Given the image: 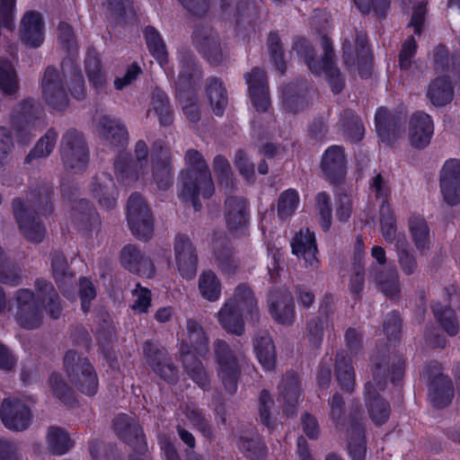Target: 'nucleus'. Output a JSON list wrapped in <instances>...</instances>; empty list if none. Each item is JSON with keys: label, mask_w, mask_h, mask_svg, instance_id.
<instances>
[{"label": "nucleus", "mask_w": 460, "mask_h": 460, "mask_svg": "<svg viewBox=\"0 0 460 460\" xmlns=\"http://www.w3.org/2000/svg\"><path fill=\"white\" fill-rule=\"evenodd\" d=\"M147 48L156 61L164 66L168 62V52L160 33L153 26L145 29Z\"/></svg>", "instance_id": "bf43d9fd"}, {"label": "nucleus", "mask_w": 460, "mask_h": 460, "mask_svg": "<svg viewBox=\"0 0 460 460\" xmlns=\"http://www.w3.org/2000/svg\"><path fill=\"white\" fill-rule=\"evenodd\" d=\"M186 168L181 172L182 183L181 196L184 201L191 202L196 211L200 210L199 196L210 198L215 190L211 172L203 155L196 149H189L184 156Z\"/></svg>", "instance_id": "7ed1b4c3"}, {"label": "nucleus", "mask_w": 460, "mask_h": 460, "mask_svg": "<svg viewBox=\"0 0 460 460\" xmlns=\"http://www.w3.org/2000/svg\"><path fill=\"white\" fill-rule=\"evenodd\" d=\"M136 164L132 168L129 164L116 163L115 169L119 172L121 181L124 184L136 182L139 177V170L147 164L148 148L145 141L138 140L135 146Z\"/></svg>", "instance_id": "ea45409f"}, {"label": "nucleus", "mask_w": 460, "mask_h": 460, "mask_svg": "<svg viewBox=\"0 0 460 460\" xmlns=\"http://www.w3.org/2000/svg\"><path fill=\"white\" fill-rule=\"evenodd\" d=\"M49 384L53 395L66 405H74L76 402L73 388L67 385L62 376L52 373L49 377Z\"/></svg>", "instance_id": "e2e57ef3"}, {"label": "nucleus", "mask_w": 460, "mask_h": 460, "mask_svg": "<svg viewBox=\"0 0 460 460\" xmlns=\"http://www.w3.org/2000/svg\"><path fill=\"white\" fill-rule=\"evenodd\" d=\"M192 43L202 58L211 66H220L228 57L226 44L210 25H198L192 34Z\"/></svg>", "instance_id": "0eeeda50"}, {"label": "nucleus", "mask_w": 460, "mask_h": 460, "mask_svg": "<svg viewBox=\"0 0 460 460\" xmlns=\"http://www.w3.org/2000/svg\"><path fill=\"white\" fill-rule=\"evenodd\" d=\"M215 260L218 269L225 274H234L239 267V260L234 256L229 243H219L215 247Z\"/></svg>", "instance_id": "6e6d98bb"}, {"label": "nucleus", "mask_w": 460, "mask_h": 460, "mask_svg": "<svg viewBox=\"0 0 460 460\" xmlns=\"http://www.w3.org/2000/svg\"><path fill=\"white\" fill-rule=\"evenodd\" d=\"M99 137L112 148L123 149L128 143V132L124 122L111 115H102L96 125Z\"/></svg>", "instance_id": "412c9836"}, {"label": "nucleus", "mask_w": 460, "mask_h": 460, "mask_svg": "<svg viewBox=\"0 0 460 460\" xmlns=\"http://www.w3.org/2000/svg\"><path fill=\"white\" fill-rule=\"evenodd\" d=\"M198 92L176 93V98L181 105L182 111L188 120L197 123L201 118V112L197 102Z\"/></svg>", "instance_id": "774afa93"}, {"label": "nucleus", "mask_w": 460, "mask_h": 460, "mask_svg": "<svg viewBox=\"0 0 460 460\" xmlns=\"http://www.w3.org/2000/svg\"><path fill=\"white\" fill-rule=\"evenodd\" d=\"M153 181L160 190H167L173 182L172 167L169 151L155 142L152 154Z\"/></svg>", "instance_id": "4be33fe9"}, {"label": "nucleus", "mask_w": 460, "mask_h": 460, "mask_svg": "<svg viewBox=\"0 0 460 460\" xmlns=\"http://www.w3.org/2000/svg\"><path fill=\"white\" fill-rule=\"evenodd\" d=\"M356 58L353 55L352 45L349 40L342 43V60L348 70H354L358 65V73L361 77H369L373 63V55L367 46L366 35L357 33L356 36Z\"/></svg>", "instance_id": "4468645a"}, {"label": "nucleus", "mask_w": 460, "mask_h": 460, "mask_svg": "<svg viewBox=\"0 0 460 460\" xmlns=\"http://www.w3.org/2000/svg\"><path fill=\"white\" fill-rule=\"evenodd\" d=\"M370 279L381 289L385 296L394 299L400 294L399 273L395 267L387 269L373 268Z\"/></svg>", "instance_id": "58836bf2"}, {"label": "nucleus", "mask_w": 460, "mask_h": 460, "mask_svg": "<svg viewBox=\"0 0 460 460\" xmlns=\"http://www.w3.org/2000/svg\"><path fill=\"white\" fill-rule=\"evenodd\" d=\"M440 190L444 200L453 207L460 202V160H447L440 173Z\"/></svg>", "instance_id": "5701e85b"}, {"label": "nucleus", "mask_w": 460, "mask_h": 460, "mask_svg": "<svg viewBox=\"0 0 460 460\" xmlns=\"http://www.w3.org/2000/svg\"><path fill=\"white\" fill-rule=\"evenodd\" d=\"M221 289V282L212 270L204 271L199 275V291L204 299L209 302L217 301Z\"/></svg>", "instance_id": "4d7b16f0"}, {"label": "nucleus", "mask_w": 460, "mask_h": 460, "mask_svg": "<svg viewBox=\"0 0 460 460\" xmlns=\"http://www.w3.org/2000/svg\"><path fill=\"white\" fill-rule=\"evenodd\" d=\"M409 232L415 248L425 254L430 248V228L426 219L419 214L411 215L408 219Z\"/></svg>", "instance_id": "a19ab883"}, {"label": "nucleus", "mask_w": 460, "mask_h": 460, "mask_svg": "<svg viewBox=\"0 0 460 460\" xmlns=\"http://www.w3.org/2000/svg\"><path fill=\"white\" fill-rule=\"evenodd\" d=\"M309 84L306 80L296 79L286 84L282 90V107L289 113L303 111L310 103Z\"/></svg>", "instance_id": "393cba45"}, {"label": "nucleus", "mask_w": 460, "mask_h": 460, "mask_svg": "<svg viewBox=\"0 0 460 460\" xmlns=\"http://www.w3.org/2000/svg\"><path fill=\"white\" fill-rule=\"evenodd\" d=\"M397 256V261L402 273L406 276H411L418 272L419 264L414 254L411 249L409 241L401 242L397 247L394 248Z\"/></svg>", "instance_id": "680f3d73"}, {"label": "nucleus", "mask_w": 460, "mask_h": 460, "mask_svg": "<svg viewBox=\"0 0 460 460\" xmlns=\"http://www.w3.org/2000/svg\"><path fill=\"white\" fill-rule=\"evenodd\" d=\"M58 138V133L55 129L49 128L41 137L34 147L30 151L24 159L25 164H31L33 159L48 157L53 151Z\"/></svg>", "instance_id": "052dcab7"}, {"label": "nucleus", "mask_w": 460, "mask_h": 460, "mask_svg": "<svg viewBox=\"0 0 460 460\" xmlns=\"http://www.w3.org/2000/svg\"><path fill=\"white\" fill-rule=\"evenodd\" d=\"M63 363L69 381L80 393L87 396L96 394L99 387L98 376L87 358L69 349L64 356Z\"/></svg>", "instance_id": "20e7f679"}, {"label": "nucleus", "mask_w": 460, "mask_h": 460, "mask_svg": "<svg viewBox=\"0 0 460 460\" xmlns=\"http://www.w3.org/2000/svg\"><path fill=\"white\" fill-rule=\"evenodd\" d=\"M370 360L373 384H366L365 397L370 419L376 426H381L388 420L391 407L376 388L384 391L388 379L393 384L401 380L404 375V360L401 355L390 351L386 347L378 349Z\"/></svg>", "instance_id": "f257e3e1"}, {"label": "nucleus", "mask_w": 460, "mask_h": 460, "mask_svg": "<svg viewBox=\"0 0 460 460\" xmlns=\"http://www.w3.org/2000/svg\"><path fill=\"white\" fill-rule=\"evenodd\" d=\"M429 397L434 407L441 409L447 406L454 397V386L451 379L441 373L432 378L429 376Z\"/></svg>", "instance_id": "f704fd0d"}, {"label": "nucleus", "mask_w": 460, "mask_h": 460, "mask_svg": "<svg viewBox=\"0 0 460 460\" xmlns=\"http://www.w3.org/2000/svg\"><path fill=\"white\" fill-rule=\"evenodd\" d=\"M215 361L218 366L217 373L226 391L234 394L237 391V384L241 376V353L236 355L229 344L217 339L213 343Z\"/></svg>", "instance_id": "423d86ee"}, {"label": "nucleus", "mask_w": 460, "mask_h": 460, "mask_svg": "<svg viewBox=\"0 0 460 460\" xmlns=\"http://www.w3.org/2000/svg\"><path fill=\"white\" fill-rule=\"evenodd\" d=\"M334 375L341 386L352 392L355 385V371L352 367L351 359L348 355L341 351L337 353L335 358Z\"/></svg>", "instance_id": "09e8293b"}, {"label": "nucleus", "mask_w": 460, "mask_h": 460, "mask_svg": "<svg viewBox=\"0 0 460 460\" xmlns=\"http://www.w3.org/2000/svg\"><path fill=\"white\" fill-rule=\"evenodd\" d=\"M117 436L128 445L133 452L144 456L148 447L142 427L135 416L120 413L113 420Z\"/></svg>", "instance_id": "f8f14e48"}, {"label": "nucleus", "mask_w": 460, "mask_h": 460, "mask_svg": "<svg viewBox=\"0 0 460 460\" xmlns=\"http://www.w3.org/2000/svg\"><path fill=\"white\" fill-rule=\"evenodd\" d=\"M111 19L118 23L135 20L136 13L132 0H102Z\"/></svg>", "instance_id": "3c124183"}, {"label": "nucleus", "mask_w": 460, "mask_h": 460, "mask_svg": "<svg viewBox=\"0 0 460 460\" xmlns=\"http://www.w3.org/2000/svg\"><path fill=\"white\" fill-rule=\"evenodd\" d=\"M234 299L236 301L237 307L242 308L250 316L251 321H260V311L258 308L257 299L253 294V291L246 283L239 284L234 290Z\"/></svg>", "instance_id": "de8ad7c7"}, {"label": "nucleus", "mask_w": 460, "mask_h": 460, "mask_svg": "<svg viewBox=\"0 0 460 460\" xmlns=\"http://www.w3.org/2000/svg\"><path fill=\"white\" fill-rule=\"evenodd\" d=\"M180 359L189 377L203 391L210 389V379L203 363L193 354L185 342L180 346Z\"/></svg>", "instance_id": "7c9ffc66"}, {"label": "nucleus", "mask_w": 460, "mask_h": 460, "mask_svg": "<svg viewBox=\"0 0 460 460\" xmlns=\"http://www.w3.org/2000/svg\"><path fill=\"white\" fill-rule=\"evenodd\" d=\"M151 111L157 116L163 127H169L173 123V109L167 93L160 87L155 86L151 93Z\"/></svg>", "instance_id": "c03bdc74"}, {"label": "nucleus", "mask_w": 460, "mask_h": 460, "mask_svg": "<svg viewBox=\"0 0 460 460\" xmlns=\"http://www.w3.org/2000/svg\"><path fill=\"white\" fill-rule=\"evenodd\" d=\"M47 443L50 452L58 456L66 454L73 447L68 433L64 429L55 426L48 429Z\"/></svg>", "instance_id": "5fc2aeb1"}, {"label": "nucleus", "mask_w": 460, "mask_h": 460, "mask_svg": "<svg viewBox=\"0 0 460 460\" xmlns=\"http://www.w3.org/2000/svg\"><path fill=\"white\" fill-rule=\"evenodd\" d=\"M22 41L30 48H39L44 40V26L40 14L34 11L28 12L22 20Z\"/></svg>", "instance_id": "e433bc0d"}, {"label": "nucleus", "mask_w": 460, "mask_h": 460, "mask_svg": "<svg viewBox=\"0 0 460 460\" xmlns=\"http://www.w3.org/2000/svg\"><path fill=\"white\" fill-rule=\"evenodd\" d=\"M174 257L181 276L192 279L197 275L198 253L190 238L185 234H178L173 243Z\"/></svg>", "instance_id": "f3484780"}, {"label": "nucleus", "mask_w": 460, "mask_h": 460, "mask_svg": "<svg viewBox=\"0 0 460 460\" xmlns=\"http://www.w3.org/2000/svg\"><path fill=\"white\" fill-rule=\"evenodd\" d=\"M301 394V384L296 373L287 372L279 385V398L283 402V411L291 416L295 413Z\"/></svg>", "instance_id": "473e14b6"}, {"label": "nucleus", "mask_w": 460, "mask_h": 460, "mask_svg": "<svg viewBox=\"0 0 460 460\" xmlns=\"http://www.w3.org/2000/svg\"><path fill=\"white\" fill-rule=\"evenodd\" d=\"M90 191L103 208L112 209L116 207L118 190L110 173L105 172L96 173L92 179Z\"/></svg>", "instance_id": "cd10ccee"}, {"label": "nucleus", "mask_w": 460, "mask_h": 460, "mask_svg": "<svg viewBox=\"0 0 460 460\" xmlns=\"http://www.w3.org/2000/svg\"><path fill=\"white\" fill-rule=\"evenodd\" d=\"M292 252L298 259L304 260L305 268L317 269L319 261L316 258L318 252L315 235L308 228L297 232L291 242Z\"/></svg>", "instance_id": "bb28decb"}, {"label": "nucleus", "mask_w": 460, "mask_h": 460, "mask_svg": "<svg viewBox=\"0 0 460 460\" xmlns=\"http://www.w3.org/2000/svg\"><path fill=\"white\" fill-rule=\"evenodd\" d=\"M44 111L41 105L31 97L17 103L13 110L10 122L18 137L27 141L40 126Z\"/></svg>", "instance_id": "6e6552de"}, {"label": "nucleus", "mask_w": 460, "mask_h": 460, "mask_svg": "<svg viewBox=\"0 0 460 460\" xmlns=\"http://www.w3.org/2000/svg\"><path fill=\"white\" fill-rule=\"evenodd\" d=\"M341 121L348 137L352 141L358 142L363 138L365 131L363 124L352 110H344L341 114Z\"/></svg>", "instance_id": "338daca9"}, {"label": "nucleus", "mask_w": 460, "mask_h": 460, "mask_svg": "<svg viewBox=\"0 0 460 460\" xmlns=\"http://www.w3.org/2000/svg\"><path fill=\"white\" fill-rule=\"evenodd\" d=\"M187 341H182L189 345L199 356L204 357L208 354V338L202 325L195 319L189 318L186 322Z\"/></svg>", "instance_id": "49530a36"}, {"label": "nucleus", "mask_w": 460, "mask_h": 460, "mask_svg": "<svg viewBox=\"0 0 460 460\" xmlns=\"http://www.w3.org/2000/svg\"><path fill=\"white\" fill-rule=\"evenodd\" d=\"M434 132L431 117L424 111L414 112L409 121V140L411 146L422 149L429 143Z\"/></svg>", "instance_id": "c85d7f7f"}, {"label": "nucleus", "mask_w": 460, "mask_h": 460, "mask_svg": "<svg viewBox=\"0 0 460 460\" xmlns=\"http://www.w3.org/2000/svg\"><path fill=\"white\" fill-rule=\"evenodd\" d=\"M254 350L261 366L271 370L276 364V351L272 339L267 330H259L253 340Z\"/></svg>", "instance_id": "37998d69"}, {"label": "nucleus", "mask_w": 460, "mask_h": 460, "mask_svg": "<svg viewBox=\"0 0 460 460\" xmlns=\"http://www.w3.org/2000/svg\"><path fill=\"white\" fill-rule=\"evenodd\" d=\"M53 196V187L43 183L27 194L25 202L20 198L13 199L12 202L13 215L20 230L28 241L39 243L44 239L46 228L40 216H46L52 212Z\"/></svg>", "instance_id": "f03ea898"}, {"label": "nucleus", "mask_w": 460, "mask_h": 460, "mask_svg": "<svg viewBox=\"0 0 460 460\" xmlns=\"http://www.w3.org/2000/svg\"><path fill=\"white\" fill-rule=\"evenodd\" d=\"M244 79L253 107L259 112H265L270 106L265 72L259 67H254L250 73L244 74Z\"/></svg>", "instance_id": "b1692460"}, {"label": "nucleus", "mask_w": 460, "mask_h": 460, "mask_svg": "<svg viewBox=\"0 0 460 460\" xmlns=\"http://www.w3.org/2000/svg\"><path fill=\"white\" fill-rule=\"evenodd\" d=\"M370 187L376 192V197L383 199L379 209L380 223L396 220L394 211L387 201L390 196V189L380 173L373 178Z\"/></svg>", "instance_id": "603ef678"}, {"label": "nucleus", "mask_w": 460, "mask_h": 460, "mask_svg": "<svg viewBox=\"0 0 460 460\" xmlns=\"http://www.w3.org/2000/svg\"><path fill=\"white\" fill-rule=\"evenodd\" d=\"M217 321L227 332L241 336L244 332L243 314L234 299H228L224 304L217 313Z\"/></svg>", "instance_id": "4c0bfd02"}, {"label": "nucleus", "mask_w": 460, "mask_h": 460, "mask_svg": "<svg viewBox=\"0 0 460 460\" xmlns=\"http://www.w3.org/2000/svg\"><path fill=\"white\" fill-rule=\"evenodd\" d=\"M426 96L436 107L451 102L454 98V86L450 78L441 75L433 79L428 85Z\"/></svg>", "instance_id": "79ce46f5"}, {"label": "nucleus", "mask_w": 460, "mask_h": 460, "mask_svg": "<svg viewBox=\"0 0 460 460\" xmlns=\"http://www.w3.org/2000/svg\"><path fill=\"white\" fill-rule=\"evenodd\" d=\"M206 95L209 101L213 112L222 116L228 103L226 89L223 81L218 77H209L206 84Z\"/></svg>", "instance_id": "a18cd8bd"}, {"label": "nucleus", "mask_w": 460, "mask_h": 460, "mask_svg": "<svg viewBox=\"0 0 460 460\" xmlns=\"http://www.w3.org/2000/svg\"><path fill=\"white\" fill-rule=\"evenodd\" d=\"M119 261L125 270L139 277L153 279L155 275L153 260L136 244L128 243L120 250Z\"/></svg>", "instance_id": "a211bd4d"}, {"label": "nucleus", "mask_w": 460, "mask_h": 460, "mask_svg": "<svg viewBox=\"0 0 460 460\" xmlns=\"http://www.w3.org/2000/svg\"><path fill=\"white\" fill-rule=\"evenodd\" d=\"M41 94L44 102L56 111H64L68 106L67 93L58 70L49 66L41 80Z\"/></svg>", "instance_id": "2eb2a0df"}, {"label": "nucleus", "mask_w": 460, "mask_h": 460, "mask_svg": "<svg viewBox=\"0 0 460 460\" xmlns=\"http://www.w3.org/2000/svg\"><path fill=\"white\" fill-rule=\"evenodd\" d=\"M275 402L267 390H261L258 397V413L260 422L271 432L277 426Z\"/></svg>", "instance_id": "8fccbe9b"}, {"label": "nucleus", "mask_w": 460, "mask_h": 460, "mask_svg": "<svg viewBox=\"0 0 460 460\" xmlns=\"http://www.w3.org/2000/svg\"><path fill=\"white\" fill-rule=\"evenodd\" d=\"M0 89L4 93L13 95L19 90L15 69L9 60L0 61Z\"/></svg>", "instance_id": "69168bd1"}, {"label": "nucleus", "mask_w": 460, "mask_h": 460, "mask_svg": "<svg viewBox=\"0 0 460 460\" xmlns=\"http://www.w3.org/2000/svg\"><path fill=\"white\" fill-rule=\"evenodd\" d=\"M237 447L246 457L252 460H262L267 455V447L259 438L240 436Z\"/></svg>", "instance_id": "0e129e2a"}, {"label": "nucleus", "mask_w": 460, "mask_h": 460, "mask_svg": "<svg viewBox=\"0 0 460 460\" xmlns=\"http://www.w3.org/2000/svg\"><path fill=\"white\" fill-rule=\"evenodd\" d=\"M59 154L66 170L80 172L86 169L89 162V148L83 132L69 128L62 136Z\"/></svg>", "instance_id": "39448f33"}, {"label": "nucleus", "mask_w": 460, "mask_h": 460, "mask_svg": "<svg viewBox=\"0 0 460 460\" xmlns=\"http://www.w3.org/2000/svg\"><path fill=\"white\" fill-rule=\"evenodd\" d=\"M72 220L75 226L84 232L98 230L101 226L99 214L85 199L75 202L72 208Z\"/></svg>", "instance_id": "72a5a7b5"}, {"label": "nucleus", "mask_w": 460, "mask_h": 460, "mask_svg": "<svg viewBox=\"0 0 460 460\" xmlns=\"http://www.w3.org/2000/svg\"><path fill=\"white\" fill-rule=\"evenodd\" d=\"M224 213L226 226L231 232L243 230L249 223V204L243 197H227L225 200Z\"/></svg>", "instance_id": "c756f323"}, {"label": "nucleus", "mask_w": 460, "mask_h": 460, "mask_svg": "<svg viewBox=\"0 0 460 460\" xmlns=\"http://www.w3.org/2000/svg\"><path fill=\"white\" fill-rule=\"evenodd\" d=\"M269 311L278 323L290 326L295 321V305L287 288H273L268 296Z\"/></svg>", "instance_id": "6ab92c4d"}, {"label": "nucleus", "mask_w": 460, "mask_h": 460, "mask_svg": "<svg viewBox=\"0 0 460 460\" xmlns=\"http://www.w3.org/2000/svg\"><path fill=\"white\" fill-rule=\"evenodd\" d=\"M362 416L358 412L349 415L347 428V449L352 460H365L367 454V441Z\"/></svg>", "instance_id": "a878e982"}, {"label": "nucleus", "mask_w": 460, "mask_h": 460, "mask_svg": "<svg viewBox=\"0 0 460 460\" xmlns=\"http://www.w3.org/2000/svg\"><path fill=\"white\" fill-rule=\"evenodd\" d=\"M51 270L52 276L58 288H63L72 284L74 273L70 270L67 260L65 254L59 251L51 253Z\"/></svg>", "instance_id": "864d4df0"}, {"label": "nucleus", "mask_w": 460, "mask_h": 460, "mask_svg": "<svg viewBox=\"0 0 460 460\" xmlns=\"http://www.w3.org/2000/svg\"><path fill=\"white\" fill-rule=\"evenodd\" d=\"M321 168L325 178L332 183H337L346 174V157L341 146H332L324 152Z\"/></svg>", "instance_id": "2f4dec72"}, {"label": "nucleus", "mask_w": 460, "mask_h": 460, "mask_svg": "<svg viewBox=\"0 0 460 460\" xmlns=\"http://www.w3.org/2000/svg\"><path fill=\"white\" fill-rule=\"evenodd\" d=\"M407 113L390 111L385 108H379L376 113V128L381 140L387 145H393L404 133Z\"/></svg>", "instance_id": "dca6fc26"}, {"label": "nucleus", "mask_w": 460, "mask_h": 460, "mask_svg": "<svg viewBox=\"0 0 460 460\" xmlns=\"http://www.w3.org/2000/svg\"><path fill=\"white\" fill-rule=\"evenodd\" d=\"M127 220L132 234L138 240L146 242L153 237V214L137 192L132 193L128 199Z\"/></svg>", "instance_id": "1a4fd4ad"}, {"label": "nucleus", "mask_w": 460, "mask_h": 460, "mask_svg": "<svg viewBox=\"0 0 460 460\" xmlns=\"http://www.w3.org/2000/svg\"><path fill=\"white\" fill-rule=\"evenodd\" d=\"M323 54L321 63L314 64L311 72L314 75L324 74L325 79L330 85L332 92L338 94L342 92L345 86V78L336 64V57L332 42L326 35L321 37Z\"/></svg>", "instance_id": "9d476101"}, {"label": "nucleus", "mask_w": 460, "mask_h": 460, "mask_svg": "<svg viewBox=\"0 0 460 460\" xmlns=\"http://www.w3.org/2000/svg\"><path fill=\"white\" fill-rule=\"evenodd\" d=\"M0 417L4 425L13 431H23L31 424L32 414L31 409L17 399H4Z\"/></svg>", "instance_id": "aec40b11"}, {"label": "nucleus", "mask_w": 460, "mask_h": 460, "mask_svg": "<svg viewBox=\"0 0 460 460\" xmlns=\"http://www.w3.org/2000/svg\"><path fill=\"white\" fill-rule=\"evenodd\" d=\"M431 309L444 331L449 336H456L459 332V324L455 311L448 305L443 306L439 302H433Z\"/></svg>", "instance_id": "13d9d810"}, {"label": "nucleus", "mask_w": 460, "mask_h": 460, "mask_svg": "<svg viewBox=\"0 0 460 460\" xmlns=\"http://www.w3.org/2000/svg\"><path fill=\"white\" fill-rule=\"evenodd\" d=\"M15 321L23 329L34 330L42 324L43 314L34 293L27 288L15 292Z\"/></svg>", "instance_id": "9b49d317"}, {"label": "nucleus", "mask_w": 460, "mask_h": 460, "mask_svg": "<svg viewBox=\"0 0 460 460\" xmlns=\"http://www.w3.org/2000/svg\"><path fill=\"white\" fill-rule=\"evenodd\" d=\"M84 70L90 85L97 94L107 87V72L103 69L99 54L94 48L88 49L84 58Z\"/></svg>", "instance_id": "c9c22d12"}, {"label": "nucleus", "mask_w": 460, "mask_h": 460, "mask_svg": "<svg viewBox=\"0 0 460 460\" xmlns=\"http://www.w3.org/2000/svg\"><path fill=\"white\" fill-rule=\"evenodd\" d=\"M179 63L176 93L198 92L203 70L195 54L190 49H182L179 53Z\"/></svg>", "instance_id": "ddd939ff"}]
</instances>
